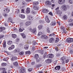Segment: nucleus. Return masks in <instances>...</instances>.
Here are the masks:
<instances>
[{"label": "nucleus", "instance_id": "nucleus-1", "mask_svg": "<svg viewBox=\"0 0 73 73\" xmlns=\"http://www.w3.org/2000/svg\"><path fill=\"white\" fill-rule=\"evenodd\" d=\"M55 11H56V13L58 15H59V16H60L61 15V14H62V12L61 11H60L59 10V8L58 7H57L55 9Z\"/></svg>", "mask_w": 73, "mask_h": 73}, {"label": "nucleus", "instance_id": "nucleus-2", "mask_svg": "<svg viewBox=\"0 0 73 73\" xmlns=\"http://www.w3.org/2000/svg\"><path fill=\"white\" fill-rule=\"evenodd\" d=\"M73 41V39L70 38H68L67 39L66 42H67L69 43L70 42H72Z\"/></svg>", "mask_w": 73, "mask_h": 73}, {"label": "nucleus", "instance_id": "nucleus-3", "mask_svg": "<svg viewBox=\"0 0 73 73\" xmlns=\"http://www.w3.org/2000/svg\"><path fill=\"white\" fill-rule=\"evenodd\" d=\"M60 66H57L55 67L54 69V72H58V71L59 70H60Z\"/></svg>", "mask_w": 73, "mask_h": 73}, {"label": "nucleus", "instance_id": "nucleus-4", "mask_svg": "<svg viewBox=\"0 0 73 73\" xmlns=\"http://www.w3.org/2000/svg\"><path fill=\"white\" fill-rule=\"evenodd\" d=\"M30 31L31 32H32L33 33H35L37 31L36 30V28H33V29H32V28H31L30 29Z\"/></svg>", "mask_w": 73, "mask_h": 73}, {"label": "nucleus", "instance_id": "nucleus-5", "mask_svg": "<svg viewBox=\"0 0 73 73\" xmlns=\"http://www.w3.org/2000/svg\"><path fill=\"white\" fill-rule=\"evenodd\" d=\"M61 9L62 11H65L66 9V5H64L61 6Z\"/></svg>", "mask_w": 73, "mask_h": 73}, {"label": "nucleus", "instance_id": "nucleus-6", "mask_svg": "<svg viewBox=\"0 0 73 73\" xmlns=\"http://www.w3.org/2000/svg\"><path fill=\"white\" fill-rule=\"evenodd\" d=\"M61 60L62 62V64H65V61L66 60V58L64 56L62 57L60 59Z\"/></svg>", "mask_w": 73, "mask_h": 73}, {"label": "nucleus", "instance_id": "nucleus-7", "mask_svg": "<svg viewBox=\"0 0 73 73\" xmlns=\"http://www.w3.org/2000/svg\"><path fill=\"white\" fill-rule=\"evenodd\" d=\"M0 70L2 71V73H7L5 71V68H0Z\"/></svg>", "mask_w": 73, "mask_h": 73}, {"label": "nucleus", "instance_id": "nucleus-8", "mask_svg": "<svg viewBox=\"0 0 73 73\" xmlns=\"http://www.w3.org/2000/svg\"><path fill=\"white\" fill-rule=\"evenodd\" d=\"M65 2V0H59L58 3L59 4H64Z\"/></svg>", "mask_w": 73, "mask_h": 73}, {"label": "nucleus", "instance_id": "nucleus-9", "mask_svg": "<svg viewBox=\"0 0 73 73\" xmlns=\"http://www.w3.org/2000/svg\"><path fill=\"white\" fill-rule=\"evenodd\" d=\"M41 37L43 39H48V36L45 35H43L41 36Z\"/></svg>", "mask_w": 73, "mask_h": 73}, {"label": "nucleus", "instance_id": "nucleus-10", "mask_svg": "<svg viewBox=\"0 0 73 73\" xmlns=\"http://www.w3.org/2000/svg\"><path fill=\"white\" fill-rule=\"evenodd\" d=\"M46 4L47 5H52L51 2L49 1H47L46 2Z\"/></svg>", "mask_w": 73, "mask_h": 73}, {"label": "nucleus", "instance_id": "nucleus-11", "mask_svg": "<svg viewBox=\"0 0 73 73\" xmlns=\"http://www.w3.org/2000/svg\"><path fill=\"white\" fill-rule=\"evenodd\" d=\"M45 61L47 63H48V64H50V63H51V62H52V59H48L46 60H45Z\"/></svg>", "mask_w": 73, "mask_h": 73}, {"label": "nucleus", "instance_id": "nucleus-12", "mask_svg": "<svg viewBox=\"0 0 73 73\" xmlns=\"http://www.w3.org/2000/svg\"><path fill=\"white\" fill-rule=\"evenodd\" d=\"M61 29L62 30H63V33H66V31H65V28L64 27H61Z\"/></svg>", "mask_w": 73, "mask_h": 73}, {"label": "nucleus", "instance_id": "nucleus-13", "mask_svg": "<svg viewBox=\"0 0 73 73\" xmlns=\"http://www.w3.org/2000/svg\"><path fill=\"white\" fill-rule=\"evenodd\" d=\"M45 20L46 23H50V21H49V19L48 18V16H46L45 18Z\"/></svg>", "mask_w": 73, "mask_h": 73}, {"label": "nucleus", "instance_id": "nucleus-14", "mask_svg": "<svg viewBox=\"0 0 73 73\" xmlns=\"http://www.w3.org/2000/svg\"><path fill=\"white\" fill-rule=\"evenodd\" d=\"M27 19L29 20H33V19H34L33 17L29 15L28 16Z\"/></svg>", "mask_w": 73, "mask_h": 73}, {"label": "nucleus", "instance_id": "nucleus-15", "mask_svg": "<svg viewBox=\"0 0 73 73\" xmlns=\"http://www.w3.org/2000/svg\"><path fill=\"white\" fill-rule=\"evenodd\" d=\"M54 38H52L49 39V41L50 43H53L54 42Z\"/></svg>", "mask_w": 73, "mask_h": 73}, {"label": "nucleus", "instance_id": "nucleus-16", "mask_svg": "<svg viewBox=\"0 0 73 73\" xmlns=\"http://www.w3.org/2000/svg\"><path fill=\"white\" fill-rule=\"evenodd\" d=\"M31 22L29 21L25 23V25L26 26H29V25H31Z\"/></svg>", "mask_w": 73, "mask_h": 73}, {"label": "nucleus", "instance_id": "nucleus-17", "mask_svg": "<svg viewBox=\"0 0 73 73\" xmlns=\"http://www.w3.org/2000/svg\"><path fill=\"white\" fill-rule=\"evenodd\" d=\"M15 48V46L13 45H12L11 46V47L9 48V50H12Z\"/></svg>", "mask_w": 73, "mask_h": 73}, {"label": "nucleus", "instance_id": "nucleus-18", "mask_svg": "<svg viewBox=\"0 0 73 73\" xmlns=\"http://www.w3.org/2000/svg\"><path fill=\"white\" fill-rule=\"evenodd\" d=\"M48 58H52L53 57V54H49L48 55Z\"/></svg>", "mask_w": 73, "mask_h": 73}, {"label": "nucleus", "instance_id": "nucleus-19", "mask_svg": "<svg viewBox=\"0 0 73 73\" xmlns=\"http://www.w3.org/2000/svg\"><path fill=\"white\" fill-rule=\"evenodd\" d=\"M25 72V69L24 68H21L20 70V73H24Z\"/></svg>", "mask_w": 73, "mask_h": 73}, {"label": "nucleus", "instance_id": "nucleus-20", "mask_svg": "<svg viewBox=\"0 0 73 73\" xmlns=\"http://www.w3.org/2000/svg\"><path fill=\"white\" fill-rule=\"evenodd\" d=\"M20 52V49L19 48L17 49H15L14 50V52L15 53H19Z\"/></svg>", "mask_w": 73, "mask_h": 73}, {"label": "nucleus", "instance_id": "nucleus-21", "mask_svg": "<svg viewBox=\"0 0 73 73\" xmlns=\"http://www.w3.org/2000/svg\"><path fill=\"white\" fill-rule=\"evenodd\" d=\"M31 11V10H30V8H27L26 10V12L27 13H30V12Z\"/></svg>", "mask_w": 73, "mask_h": 73}, {"label": "nucleus", "instance_id": "nucleus-22", "mask_svg": "<svg viewBox=\"0 0 73 73\" xmlns=\"http://www.w3.org/2000/svg\"><path fill=\"white\" fill-rule=\"evenodd\" d=\"M43 12L45 13H46L48 12V10L46 9H43Z\"/></svg>", "mask_w": 73, "mask_h": 73}, {"label": "nucleus", "instance_id": "nucleus-23", "mask_svg": "<svg viewBox=\"0 0 73 73\" xmlns=\"http://www.w3.org/2000/svg\"><path fill=\"white\" fill-rule=\"evenodd\" d=\"M13 65L15 66H18V62H16L13 63Z\"/></svg>", "mask_w": 73, "mask_h": 73}, {"label": "nucleus", "instance_id": "nucleus-24", "mask_svg": "<svg viewBox=\"0 0 73 73\" xmlns=\"http://www.w3.org/2000/svg\"><path fill=\"white\" fill-rule=\"evenodd\" d=\"M38 4H39V3H38V2H34V3H33V5H34V6H37V5H38Z\"/></svg>", "mask_w": 73, "mask_h": 73}, {"label": "nucleus", "instance_id": "nucleus-25", "mask_svg": "<svg viewBox=\"0 0 73 73\" xmlns=\"http://www.w3.org/2000/svg\"><path fill=\"white\" fill-rule=\"evenodd\" d=\"M5 27H0V32H1L3 30H5Z\"/></svg>", "mask_w": 73, "mask_h": 73}, {"label": "nucleus", "instance_id": "nucleus-26", "mask_svg": "<svg viewBox=\"0 0 73 73\" xmlns=\"http://www.w3.org/2000/svg\"><path fill=\"white\" fill-rule=\"evenodd\" d=\"M29 48V46H28V44H26L24 46V49H28Z\"/></svg>", "mask_w": 73, "mask_h": 73}, {"label": "nucleus", "instance_id": "nucleus-27", "mask_svg": "<svg viewBox=\"0 0 73 73\" xmlns=\"http://www.w3.org/2000/svg\"><path fill=\"white\" fill-rule=\"evenodd\" d=\"M3 11L5 12V13H8V12H9L10 10L9 9L8 10V9L6 8V9L4 10Z\"/></svg>", "mask_w": 73, "mask_h": 73}, {"label": "nucleus", "instance_id": "nucleus-28", "mask_svg": "<svg viewBox=\"0 0 73 73\" xmlns=\"http://www.w3.org/2000/svg\"><path fill=\"white\" fill-rule=\"evenodd\" d=\"M12 37L13 38H15L17 37V35L15 34H12Z\"/></svg>", "mask_w": 73, "mask_h": 73}, {"label": "nucleus", "instance_id": "nucleus-29", "mask_svg": "<svg viewBox=\"0 0 73 73\" xmlns=\"http://www.w3.org/2000/svg\"><path fill=\"white\" fill-rule=\"evenodd\" d=\"M17 59V57L15 56L12 57L11 58V60L13 61L14 60H16Z\"/></svg>", "mask_w": 73, "mask_h": 73}, {"label": "nucleus", "instance_id": "nucleus-30", "mask_svg": "<svg viewBox=\"0 0 73 73\" xmlns=\"http://www.w3.org/2000/svg\"><path fill=\"white\" fill-rule=\"evenodd\" d=\"M62 18L64 20H67L68 19V17L66 15H64L63 16Z\"/></svg>", "mask_w": 73, "mask_h": 73}, {"label": "nucleus", "instance_id": "nucleus-31", "mask_svg": "<svg viewBox=\"0 0 73 73\" xmlns=\"http://www.w3.org/2000/svg\"><path fill=\"white\" fill-rule=\"evenodd\" d=\"M21 35L22 36L23 38H25V37H26V36H25V34L24 33H22L21 34Z\"/></svg>", "mask_w": 73, "mask_h": 73}, {"label": "nucleus", "instance_id": "nucleus-32", "mask_svg": "<svg viewBox=\"0 0 73 73\" xmlns=\"http://www.w3.org/2000/svg\"><path fill=\"white\" fill-rule=\"evenodd\" d=\"M8 22H10V23H12V19L11 18H9L8 20Z\"/></svg>", "mask_w": 73, "mask_h": 73}, {"label": "nucleus", "instance_id": "nucleus-33", "mask_svg": "<svg viewBox=\"0 0 73 73\" xmlns=\"http://www.w3.org/2000/svg\"><path fill=\"white\" fill-rule=\"evenodd\" d=\"M33 8L34 10H37L38 9V7H37V6H34Z\"/></svg>", "mask_w": 73, "mask_h": 73}, {"label": "nucleus", "instance_id": "nucleus-34", "mask_svg": "<svg viewBox=\"0 0 73 73\" xmlns=\"http://www.w3.org/2000/svg\"><path fill=\"white\" fill-rule=\"evenodd\" d=\"M1 66L4 67V66H5L7 65L6 63H3L1 64Z\"/></svg>", "mask_w": 73, "mask_h": 73}, {"label": "nucleus", "instance_id": "nucleus-35", "mask_svg": "<svg viewBox=\"0 0 73 73\" xmlns=\"http://www.w3.org/2000/svg\"><path fill=\"white\" fill-rule=\"evenodd\" d=\"M19 12L20 10H19V9L16 10H15V13H16V14H18V13H19Z\"/></svg>", "mask_w": 73, "mask_h": 73}, {"label": "nucleus", "instance_id": "nucleus-36", "mask_svg": "<svg viewBox=\"0 0 73 73\" xmlns=\"http://www.w3.org/2000/svg\"><path fill=\"white\" fill-rule=\"evenodd\" d=\"M58 41H59V38H56V40L55 41L56 43H57Z\"/></svg>", "mask_w": 73, "mask_h": 73}, {"label": "nucleus", "instance_id": "nucleus-37", "mask_svg": "<svg viewBox=\"0 0 73 73\" xmlns=\"http://www.w3.org/2000/svg\"><path fill=\"white\" fill-rule=\"evenodd\" d=\"M68 22H72L73 21V19H68Z\"/></svg>", "mask_w": 73, "mask_h": 73}, {"label": "nucleus", "instance_id": "nucleus-38", "mask_svg": "<svg viewBox=\"0 0 73 73\" xmlns=\"http://www.w3.org/2000/svg\"><path fill=\"white\" fill-rule=\"evenodd\" d=\"M35 58L36 59H37L38 58V55L37 54H36L35 55Z\"/></svg>", "mask_w": 73, "mask_h": 73}, {"label": "nucleus", "instance_id": "nucleus-39", "mask_svg": "<svg viewBox=\"0 0 73 73\" xmlns=\"http://www.w3.org/2000/svg\"><path fill=\"white\" fill-rule=\"evenodd\" d=\"M25 53L26 54H31V52L30 51H26Z\"/></svg>", "mask_w": 73, "mask_h": 73}, {"label": "nucleus", "instance_id": "nucleus-40", "mask_svg": "<svg viewBox=\"0 0 73 73\" xmlns=\"http://www.w3.org/2000/svg\"><path fill=\"white\" fill-rule=\"evenodd\" d=\"M20 16H21V19H24L25 17V16L23 15H20Z\"/></svg>", "mask_w": 73, "mask_h": 73}, {"label": "nucleus", "instance_id": "nucleus-41", "mask_svg": "<svg viewBox=\"0 0 73 73\" xmlns=\"http://www.w3.org/2000/svg\"><path fill=\"white\" fill-rule=\"evenodd\" d=\"M3 47L4 48H6V42H4L3 45Z\"/></svg>", "mask_w": 73, "mask_h": 73}, {"label": "nucleus", "instance_id": "nucleus-42", "mask_svg": "<svg viewBox=\"0 0 73 73\" xmlns=\"http://www.w3.org/2000/svg\"><path fill=\"white\" fill-rule=\"evenodd\" d=\"M7 44L8 45H11L12 44V42L11 41H8L7 42Z\"/></svg>", "mask_w": 73, "mask_h": 73}, {"label": "nucleus", "instance_id": "nucleus-43", "mask_svg": "<svg viewBox=\"0 0 73 73\" xmlns=\"http://www.w3.org/2000/svg\"><path fill=\"white\" fill-rule=\"evenodd\" d=\"M42 28V25H40L38 27V29H41V28Z\"/></svg>", "mask_w": 73, "mask_h": 73}, {"label": "nucleus", "instance_id": "nucleus-44", "mask_svg": "<svg viewBox=\"0 0 73 73\" xmlns=\"http://www.w3.org/2000/svg\"><path fill=\"white\" fill-rule=\"evenodd\" d=\"M23 29L21 28L19 29V31L20 32H22L23 31Z\"/></svg>", "mask_w": 73, "mask_h": 73}, {"label": "nucleus", "instance_id": "nucleus-45", "mask_svg": "<svg viewBox=\"0 0 73 73\" xmlns=\"http://www.w3.org/2000/svg\"><path fill=\"white\" fill-rule=\"evenodd\" d=\"M3 16L5 17H8V15L6 14V13H3Z\"/></svg>", "mask_w": 73, "mask_h": 73}, {"label": "nucleus", "instance_id": "nucleus-46", "mask_svg": "<svg viewBox=\"0 0 73 73\" xmlns=\"http://www.w3.org/2000/svg\"><path fill=\"white\" fill-rule=\"evenodd\" d=\"M51 25H52V26H54L55 25H56V22H53L51 24Z\"/></svg>", "mask_w": 73, "mask_h": 73}, {"label": "nucleus", "instance_id": "nucleus-47", "mask_svg": "<svg viewBox=\"0 0 73 73\" xmlns=\"http://www.w3.org/2000/svg\"><path fill=\"white\" fill-rule=\"evenodd\" d=\"M68 2L70 4H73V1H72L71 0H70L68 1Z\"/></svg>", "mask_w": 73, "mask_h": 73}, {"label": "nucleus", "instance_id": "nucleus-48", "mask_svg": "<svg viewBox=\"0 0 73 73\" xmlns=\"http://www.w3.org/2000/svg\"><path fill=\"white\" fill-rule=\"evenodd\" d=\"M55 36V34H54L53 33L51 34H50L49 35V36Z\"/></svg>", "mask_w": 73, "mask_h": 73}, {"label": "nucleus", "instance_id": "nucleus-49", "mask_svg": "<svg viewBox=\"0 0 73 73\" xmlns=\"http://www.w3.org/2000/svg\"><path fill=\"white\" fill-rule=\"evenodd\" d=\"M24 52H21L20 53H19V55H20L21 56V55H23V54H24Z\"/></svg>", "mask_w": 73, "mask_h": 73}, {"label": "nucleus", "instance_id": "nucleus-50", "mask_svg": "<svg viewBox=\"0 0 73 73\" xmlns=\"http://www.w3.org/2000/svg\"><path fill=\"white\" fill-rule=\"evenodd\" d=\"M46 55H47V54H46V52H45L44 53V55L43 56L44 58H45L46 57Z\"/></svg>", "mask_w": 73, "mask_h": 73}, {"label": "nucleus", "instance_id": "nucleus-51", "mask_svg": "<svg viewBox=\"0 0 73 73\" xmlns=\"http://www.w3.org/2000/svg\"><path fill=\"white\" fill-rule=\"evenodd\" d=\"M4 37V35H1L0 36V39L1 38H3Z\"/></svg>", "mask_w": 73, "mask_h": 73}, {"label": "nucleus", "instance_id": "nucleus-52", "mask_svg": "<svg viewBox=\"0 0 73 73\" xmlns=\"http://www.w3.org/2000/svg\"><path fill=\"white\" fill-rule=\"evenodd\" d=\"M47 32H48V33H50V31L49 30V28L47 27Z\"/></svg>", "mask_w": 73, "mask_h": 73}, {"label": "nucleus", "instance_id": "nucleus-53", "mask_svg": "<svg viewBox=\"0 0 73 73\" xmlns=\"http://www.w3.org/2000/svg\"><path fill=\"white\" fill-rule=\"evenodd\" d=\"M5 52H6V53L8 55H11V53L10 52H8L7 51H5Z\"/></svg>", "mask_w": 73, "mask_h": 73}, {"label": "nucleus", "instance_id": "nucleus-54", "mask_svg": "<svg viewBox=\"0 0 73 73\" xmlns=\"http://www.w3.org/2000/svg\"><path fill=\"white\" fill-rule=\"evenodd\" d=\"M68 25L69 26H72V25H73V22L70 23Z\"/></svg>", "mask_w": 73, "mask_h": 73}, {"label": "nucleus", "instance_id": "nucleus-55", "mask_svg": "<svg viewBox=\"0 0 73 73\" xmlns=\"http://www.w3.org/2000/svg\"><path fill=\"white\" fill-rule=\"evenodd\" d=\"M42 34V33L41 32H39L38 33V36H40V35H41Z\"/></svg>", "mask_w": 73, "mask_h": 73}, {"label": "nucleus", "instance_id": "nucleus-56", "mask_svg": "<svg viewBox=\"0 0 73 73\" xmlns=\"http://www.w3.org/2000/svg\"><path fill=\"white\" fill-rule=\"evenodd\" d=\"M33 44L34 45H36L37 44V43L36 42H34L33 43Z\"/></svg>", "mask_w": 73, "mask_h": 73}, {"label": "nucleus", "instance_id": "nucleus-57", "mask_svg": "<svg viewBox=\"0 0 73 73\" xmlns=\"http://www.w3.org/2000/svg\"><path fill=\"white\" fill-rule=\"evenodd\" d=\"M32 49L33 51H34L35 50V47H33Z\"/></svg>", "mask_w": 73, "mask_h": 73}, {"label": "nucleus", "instance_id": "nucleus-58", "mask_svg": "<svg viewBox=\"0 0 73 73\" xmlns=\"http://www.w3.org/2000/svg\"><path fill=\"white\" fill-rule=\"evenodd\" d=\"M28 70L29 72H32V68H29L28 69Z\"/></svg>", "mask_w": 73, "mask_h": 73}, {"label": "nucleus", "instance_id": "nucleus-59", "mask_svg": "<svg viewBox=\"0 0 73 73\" xmlns=\"http://www.w3.org/2000/svg\"><path fill=\"white\" fill-rule=\"evenodd\" d=\"M49 15H51V16H53V13H52L51 12H50L49 13Z\"/></svg>", "mask_w": 73, "mask_h": 73}, {"label": "nucleus", "instance_id": "nucleus-60", "mask_svg": "<svg viewBox=\"0 0 73 73\" xmlns=\"http://www.w3.org/2000/svg\"><path fill=\"white\" fill-rule=\"evenodd\" d=\"M24 10H25L24 9H22L21 10V13H24Z\"/></svg>", "mask_w": 73, "mask_h": 73}, {"label": "nucleus", "instance_id": "nucleus-61", "mask_svg": "<svg viewBox=\"0 0 73 73\" xmlns=\"http://www.w3.org/2000/svg\"><path fill=\"white\" fill-rule=\"evenodd\" d=\"M65 70H66V69L65 68H63L62 70V72H64V71H65Z\"/></svg>", "mask_w": 73, "mask_h": 73}, {"label": "nucleus", "instance_id": "nucleus-62", "mask_svg": "<svg viewBox=\"0 0 73 73\" xmlns=\"http://www.w3.org/2000/svg\"><path fill=\"white\" fill-rule=\"evenodd\" d=\"M31 13L34 15L35 13V12L34 11H31Z\"/></svg>", "mask_w": 73, "mask_h": 73}, {"label": "nucleus", "instance_id": "nucleus-63", "mask_svg": "<svg viewBox=\"0 0 73 73\" xmlns=\"http://www.w3.org/2000/svg\"><path fill=\"white\" fill-rule=\"evenodd\" d=\"M13 29L15 31H17V29L15 28V27H14L13 28Z\"/></svg>", "mask_w": 73, "mask_h": 73}, {"label": "nucleus", "instance_id": "nucleus-64", "mask_svg": "<svg viewBox=\"0 0 73 73\" xmlns=\"http://www.w3.org/2000/svg\"><path fill=\"white\" fill-rule=\"evenodd\" d=\"M70 53L71 54H72L73 53V50H71L70 51Z\"/></svg>", "mask_w": 73, "mask_h": 73}]
</instances>
